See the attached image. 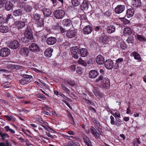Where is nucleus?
<instances>
[{
    "label": "nucleus",
    "mask_w": 146,
    "mask_h": 146,
    "mask_svg": "<svg viewBox=\"0 0 146 146\" xmlns=\"http://www.w3.org/2000/svg\"><path fill=\"white\" fill-rule=\"evenodd\" d=\"M98 72L96 70H91L89 72V77L91 78H94L98 75Z\"/></svg>",
    "instance_id": "f3484780"
},
{
    "label": "nucleus",
    "mask_w": 146,
    "mask_h": 146,
    "mask_svg": "<svg viewBox=\"0 0 146 146\" xmlns=\"http://www.w3.org/2000/svg\"><path fill=\"white\" fill-rule=\"evenodd\" d=\"M77 62L78 64H81L84 66H87V63L85 61L82 60L81 58H79Z\"/></svg>",
    "instance_id": "a19ab883"
},
{
    "label": "nucleus",
    "mask_w": 146,
    "mask_h": 146,
    "mask_svg": "<svg viewBox=\"0 0 146 146\" xmlns=\"http://www.w3.org/2000/svg\"><path fill=\"white\" fill-rule=\"evenodd\" d=\"M93 92L95 95L97 97H100L101 96L102 94L98 90V89L94 88L93 90Z\"/></svg>",
    "instance_id": "f704fd0d"
},
{
    "label": "nucleus",
    "mask_w": 146,
    "mask_h": 146,
    "mask_svg": "<svg viewBox=\"0 0 146 146\" xmlns=\"http://www.w3.org/2000/svg\"><path fill=\"white\" fill-rule=\"evenodd\" d=\"M130 55L133 56L134 59L135 60H139L140 58V56L139 54L135 52H132Z\"/></svg>",
    "instance_id": "2f4dec72"
},
{
    "label": "nucleus",
    "mask_w": 146,
    "mask_h": 146,
    "mask_svg": "<svg viewBox=\"0 0 146 146\" xmlns=\"http://www.w3.org/2000/svg\"><path fill=\"white\" fill-rule=\"evenodd\" d=\"M134 13V11L133 8H129L127 11L126 17L127 18H130L133 15Z\"/></svg>",
    "instance_id": "4be33fe9"
},
{
    "label": "nucleus",
    "mask_w": 146,
    "mask_h": 146,
    "mask_svg": "<svg viewBox=\"0 0 146 146\" xmlns=\"http://www.w3.org/2000/svg\"><path fill=\"white\" fill-rule=\"evenodd\" d=\"M23 6H24V9L25 11L27 12H30L31 11L32 9V7L27 4L23 3Z\"/></svg>",
    "instance_id": "c756f323"
},
{
    "label": "nucleus",
    "mask_w": 146,
    "mask_h": 146,
    "mask_svg": "<svg viewBox=\"0 0 146 146\" xmlns=\"http://www.w3.org/2000/svg\"><path fill=\"white\" fill-rule=\"evenodd\" d=\"M23 21H17L15 22L14 25L18 29H21L25 27L28 23L27 19H23Z\"/></svg>",
    "instance_id": "f03ea898"
},
{
    "label": "nucleus",
    "mask_w": 146,
    "mask_h": 146,
    "mask_svg": "<svg viewBox=\"0 0 146 146\" xmlns=\"http://www.w3.org/2000/svg\"><path fill=\"white\" fill-rule=\"evenodd\" d=\"M23 132L27 136H29V135L27 133H29L31 134V131L28 129H27L26 130H24L23 131Z\"/></svg>",
    "instance_id": "774afa93"
},
{
    "label": "nucleus",
    "mask_w": 146,
    "mask_h": 146,
    "mask_svg": "<svg viewBox=\"0 0 146 146\" xmlns=\"http://www.w3.org/2000/svg\"><path fill=\"white\" fill-rule=\"evenodd\" d=\"M99 40L100 42H103L104 44H106L108 42V37L105 35L104 33H103L102 35V36L99 37Z\"/></svg>",
    "instance_id": "4468645a"
},
{
    "label": "nucleus",
    "mask_w": 146,
    "mask_h": 146,
    "mask_svg": "<svg viewBox=\"0 0 146 146\" xmlns=\"http://www.w3.org/2000/svg\"><path fill=\"white\" fill-rule=\"evenodd\" d=\"M33 78L32 76L27 74L24 75L23 78L19 81V82L22 85H25L28 84L31 81Z\"/></svg>",
    "instance_id": "7ed1b4c3"
},
{
    "label": "nucleus",
    "mask_w": 146,
    "mask_h": 146,
    "mask_svg": "<svg viewBox=\"0 0 146 146\" xmlns=\"http://www.w3.org/2000/svg\"><path fill=\"white\" fill-rule=\"evenodd\" d=\"M29 50L27 47H24L21 48L20 50V54L24 56H27L29 55Z\"/></svg>",
    "instance_id": "f8f14e48"
},
{
    "label": "nucleus",
    "mask_w": 146,
    "mask_h": 146,
    "mask_svg": "<svg viewBox=\"0 0 146 146\" xmlns=\"http://www.w3.org/2000/svg\"><path fill=\"white\" fill-rule=\"evenodd\" d=\"M5 4V9L7 11L10 10L13 7V4L9 1H7Z\"/></svg>",
    "instance_id": "cd10ccee"
},
{
    "label": "nucleus",
    "mask_w": 146,
    "mask_h": 146,
    "mask_svg": "<svg viewBox=\"0 0 146 146\" xmlns=\"http://www.w3.org/2000/svg\"><path fill=\"white\" fill-rule=\"evenodd\" d=\"M80 53L82 57H85L87 55L88 50L86 48H81L80 50Z\"/></svg>",
    "instance_id": "5701e85b"
},
{
    "label": "nucleus",
    "mask_w": 146,
    "mask_h": 146,
    "mask_svg": "<svg viewBox=\"0 0 146 146\" xmlns=\"http://www.w3.org/2000/svg\"><path fill=\"white\" fill-rule=\"evenodd\" d=\"M120 19L123 24L126 25L129 23V21L128 20L124 18H121Z\"/></svg>",
    "instance_id": "4d7b16f0"
},
{
    "label": "nucleus",
    "mask_w": 146,
    "mask_h": 146,
    "mask_svg": "<svg viewBox=\"0 0 146 146\" xmlns=\"http://www.w3.org/2000/svg\"><path fill=\"white\" fill-rule=\"evenodd\" d=\"M1 136L3 140H5L6 138L9 137V136L8 135L5 133H2Z\"/></svg>",
    "instance_id": "bf43d9fd"
},
{
    "label": "nucleus",
    "mask_w": 146,
    "mask_h": 146,
    "mask_svg": "<svg viewBox=\"0 0 146 146\" xmlns=\"http://www.w3.org/2000/svg\"><path fill=\"white\" fill-rule=\"evenodd\" d=\"M84 140L88 146H93L91 141L89 139L86 135L83 136Z\"/></svg>",
    "instance_id": "a878e982"
},
{
    "label": "nucleus",
    "mask_w": 146,
    "mask_h": 146,
    "mask_svg": "<svg viewBox=\"0 0 146 146\" xmlns=\"http://www.w3.org/2000/svg\"><path fill=\"white\" fill-rule=\"evenodd\" d=\"M100 81H101V84L103 88H106L109 86L110 84V81L107 78H104L103 75H101L98 77V78L96 80V81L97 82Z\"/></svg>",
    "instance_id": "f257e3e1"
},
{
    "label": "nucleus",
    "mask_w": 146,
    "mask_h": 146,
    "mask_svg": "<svg viewBox=\"0 0 146 146\" xmlns=\"http://www.w3.org/2000/svg\"><path fill=\"white\" fill-rule=\"evenodd\" d=\"M91 133L93 134L96 138H100V133L97 132L96 129L93 127H91L90 129Z\"/></svg>",
    "instance_id": "dca6fc26"
},
{
    "label": "nucleus",
    "mask_w": 146,
    "mask_h": 146,
    "mask_svg": "<svg viewBox=\"0 0 146 146\" xmlns=\"http://www.w3.org/2000/svg\"><path fill=\"white\" fill-rule=\"evenodd\" d=\"M53 49L51 48H47L45 51V56L48 58L50 57L52 55V52H53Z\"/></svg>",
    "instance_id": "6ab92c4d"
},
{
    "label": "nucleus",
    "mask_w": 146,
    "mask_h": 146,
    "mask_svg": "<svg viewBox=\"0 0 146 146\" xmlns=\"http://www.w3.org/2000/svg\"><path fill=\"white\" fill-rule=\"evenodd\" d=\"M96 61L97 64H102L104 62V59L101 55H99L96 58Z\"/></svg>",
    "instance_id": "a211bd4d"
},
{
    "label": "nucleus",
    "mask_w": 146,
    "mask_h": 146,
    "mask_svg": "<svg viewBox=\"0 0 146 146\" xmlns=\"http://www.w3.org/2000/svg\"><path fill=\"white\" fill-rule=\"evenodd\" d=\"M4 129L7 132L9 131L10 133L13 134H14L15 133V131L14 129L11 128L9 126H5L4 127Z\"/></svg>",
    "instance_id": "4c0bfd02"
},
{
    "label": "nucleus",
    "mask_w": 146,
    "mask_h": 146,
    "mask_svg": "<svg viewBox=\"0 0 146 146\" xmlns=\"http://www.w3.org/2000/svg\"><path fill=\"white\" fill-rule=\"evenodd\" d=\"M65 15V12L62 9H58L54 12V17L57 19H62Z\"/></svg>",
    "instance_id": "20e7f679"
},
{
    "label": "nucleus",
    "mask_w": 146,
    "mask_h": 146,
    "mask_svg": "<svg viewBox=\"0 0 146 146\" xmlns=\"http://www.w3.org/2000/svg\"><path fill=\"white\" fill-rule=\"evenodd\" d=\"M29 127L33 129L35 131L39 133L38 131L36 129L37 127L36 125L33 124H31L29 125Z\"/></svg>",
    "instance_id": "49530a36"
},
{
    "label": "nucleus",
    "mask_w": 146,
    "mask_h": 146,
    "mask_svg": "<svg viewBox=\"0 0 146 146\" xmlns=\"http://www.w3.org/2000/svg\"><path fill=\"white\" fill-rule=\"evenodd\" d=\"M61 87L62 89L64 91L68 93L70 92L69 89L67 88L64 84H61Z\"/></svg>",
    "instance_id": "5fc2aeb1"
},
{
    "label": "nucleus",
    "mask_w": 146,
    "mask_h": 146,
    "mask_svg": "<svg viewBox=\"0 0 146 146\" xmlns=\"http://www.w3.org/2000/svg\"><path fill=\"white\" fill-rule=\"evenodd\" d=\"M25 37L31 40L33 39V36L31 32L29 31L26 30L24 33Z\"/></svg>",
    "instance_id": "412c9836"
},
{
    "label": "nucleus",
    "mask_w": 146,
    "mask_h": 146,
    "mask_svg": "<svg viewBox=\"0 0 146 146\" xmlns=\"http://www.w3.org/2000/svg\"><path fill=\"white\" fill-rule=\"evenodd\" d=\"M79 48L78 46H73L71 49V54L72 56L75 59H77L79 57Z\"/></svg>",
    "instance_id": "39448f33"
},
{
    "label": "nucleus",
    "mask_w": 146,
    "mask_h": 146,
    "mask_svg": "<svg viewBox=\"0 0 146 146\" xmlns=\"http://www.w3.org/2000/svg\"><path fill=\"white\" fill-rule=\"evenodd\" d=\"M126 42L128 43L133 44L134 43V39L133 37L130 36L128 37L126 41Z\"/></svg>",
    "instance_id": "37998d69"
},
{
    "label": "nucleus",
    "mask_w": 146,
    "mask_h": 146,
    "mask_svg": "<svg viewBox=\"0 0 146 146\" xmlns=\"http://www.w3.org/2000/svg\"><path fill=\"white\" fill-rule=\"evenodd\" d=\"M5 23V20L4 18L1 16H0V25L3 24Z\"/></svg>",
    "instance_id": "680f3d73"
},
{
    "label": "nucleus",
    "mask_w": 146,
    "mask_h": 146,
    "mask_svg": "<svg viewBox=\"0 0 146 146\" xmlns=\"http://www.w3.org/2000/svg\"><path fill=\"white\" fill-rule=\"evenodd\" d=\"M72 5L75 6H77L80 4L81 1V0H71Z\"/></svg>",
    "instance_id": "e433bc0d"
},
{
    "label": "nucleus",
    "mask_w": 146,
    "mask_h": 146,
    "mask_svg": "<svg viewBox=\"0 0 146 146\" xmlns=\"http://www.w3.org/2000/svg\"><path fill=\"white\" fill-rule=\"evenodd\" d=\"M76 33V31L74 30H68L67 32L66 35L68 38H72L74 37Z\"/></svg>",
    "instance_id": "1a4fd4ad"
},
{
    "label": "nucleus",
    "mask_w": 146,
    "mask_h": 146,
    "mask_svg": "<svg viewBox=\"0 0 146 146\" xmlns=\"http://www.w3.org/2000/svg\"><path fill=\"white\" fill-rule=\"evenodd\" d=\"M33 19L36 21L40 20L41 19L40 15L37 13H34L33 15Z\"/></svg>",
    "instance_id": "79ce46f5"
},
{
    "label": "nucleus",
    "mask_w": 146,
    "mask_h": 146,
    "mask_svg": "<svg viewBox=\"0 0 146 146\" xmlns=\"http://www.w3.org/2000/svg\"><path fill=\"white\" fill-rule=\"evenodd\" d=\"M122 121L120 119L116 120L115 124L113 125H115L117 127H120L121 124H123Z\"/></svg>",
    "instance_id": "c03bdc74"
},
{
    "label": "nucleus",
    "mask_w": 146,
    "mask_h": 146,
    "mask_svg": "<svg viewBox=\"0 0 146 146\" xmlns=\"http://www.w3.org/2000/svg\"><path fill=\"white\" fill-rule=\"evenodd\" d=\"M110 123L112 125H113L115 122L114 117L113 116L111 115L110 116Z\"/></svg>",
    "instance_id": "052dcab7"
},
{
    "label": "nucleus",
    "mask_w": 146,
    "mask_h": 146,
    "mask_svg": "<svg viewBox=\"0 0 146 146\" xmlns=\"http://www.w3.org/2000/svg\"><path fill=\"white\" fill-rule=\"evenodd\" d=\"M111 114L116 118H117L118 119H120L119 118H121V115L119 112H116L114 113H113Z\"/></svg>",
    "instance_id": "a18cd8bd"
},
{
    "label": "nucleus",
    "mask_w": 146,
    "mask_h": 146,
    "mask_svg": "<svg viewBox=\"0 0 146 146\" xmlns=\"http://www.w3.org/2000/svg\"><path fill=\"white\" fill-rule=\"evenodd\" d=\"M107 32L109 34L114 33L115 31V27L112 25L109 26L107 28Z\"/></svg>",
    "instance_id": "393cba45"
},
{
    "label": "nucleus",
    "mask_w": 146,
    "mask_h": 146,
    "mask_svg": "<svg viewBox=\"0 0 146 146\" xmlns=\"http://www.w3.org/2000/svg\"><path fill=\"white\" fill-rule=\"evenodd\" d=\"M105 66L107 69H111L113 66V62L111 60H108L105 62Z\"/></svg>",
    "instance_id": "ddd939ff"
},
{
    "label": "nucleus",
    "mask_w": 146,
    "mask_h": 146,
    "mask_svg": "<svg viewBox=\"0 0 146 146\" xmlns=\"http://www.w3.org/2000/svg\"><path fill=\"white\" fill-rule=\"evenodd\" d=\"M123 59L122 58H119L116 60V63L115 64L117 65V66L115 69H117L119 67V66L117 65V64L120 63L123 61Z\"/></svg>",
    "instance_id": "3c124183"
},
{
    "label": "nucleus",
    "mask_w": 146,
    "mask_h": 146,
    "mask_svg": "<svg viewBox=\"0 0 146 146\" xmlns=\"http://www.w3.org/2000/svg\"><path fill=\"white\" fill-rule=\"evenodd\" d=\"M46 124H45V125L46 126H45L44 125H43L42 124H41V125L46 130H47L48 131H49V129H48V128L47 127V125H46L47 124V125L48 124V123L47 122H46Z\"/></svg>",
    "instance_id": "69168bd1"
},
{
    "label": "nucleus",
    "mask_w": 146,
    "mask_h": 146,
    "mask_svg": "<svg viewBox=\"0 0 146 146\" xmlns=\"http://www.w3.org/2000/svg\"><path fill=\"white\" fill-rule=\"evenodd\" d=\"M69 68L71 70L73 71H75L76 68V65L75 64H72L69 67Z\"/></svg>",
    "instance_id": "e2e57ef3"
},
{
    "label": "nucleus",
    "mask_w": 146,
    "mask_h": 146,
    "mask_svg": "<svg viewBox=\"0 0 146 146\" xmlns=\"http://www.w3.org/2000/svg\"><path fill=\"white\" fill-rule=\"evenodd\" d=\"M20 46L19 42L17 40L11 41L9 45V47L11 48L16 49Z\"/></svg>",
    "instance_id": "0eeeda50"
},
{
    "label": "nucleus",
    "mask_w": 146,
    "mask_h": 146,
    "mask_svg": "<svg viewBox=\"0 0 146 146\" xmlns=\"http://www.w3.org/2000/svg\"><path fill=\"white\" fill-rule=\"evenodd\" d=\"M56 38L54 37L51 36L46 39L47 44L49 45H53L56 43Z\"/></svg>",
    "instance_id": "9d476101"
},
{
    "label": "nucleus",
    "mask_w": 146,
    "mask_h": 146,
    "mask_svg": "<svg viewBox=\"0 0 146 146\" xmlns=\"http://www.w3.org/2000/svg\"><path fill=\"white\" fill-rule=\"evenodd\" d=\"M125 6L123 5H118L115 8V12L119 14L122 13L125 9Z\"/></svg>",
    "instance_id": "2eb2a0df"
},
{
    "label": "nucleus",
    "mask_w": 146,
    "mask_h": 146,
    "mask_svg": "<svg viewBox=\"0 0 146 146\" xmlns=\"http://www.w3.org/2000/svg\"><path fill=\"white\" fill-rule=\"evenodd\" d=\"M76 72L79 75H80L82 74L83 72V69L81 67H78L76 69Z\"/></svg>",
    "instance_id": "6e6d98bb"
},
{
    "label": "nucleus",
    "mask_w": 146,
    "mask_h": 146,
    "mask_svg": "<svg viewBox=\"0 0 146 146\" xmlns=\"http://www.w3.org/2000/svg\"><path fill=\"white\" fill-rule=\"evenodd\" d=\"M132 4L135 7H138L141 5V1L140 0H133L132 1Z\"/></svg>",
    "instance_id": "473e14b6"
},
{
    "label": "nucleus",
    "mask_w": 146,
    "mask_h": 146,
    "mask_svg": "<svg viewBox=\"0 0 146 146\" xmlns=\"http://www.w3.org/2000/svg\"><path fill=\"white\" fill-rule=\"evenodd\" d=\"M37 97L38 98L42 99H44L45 98L44 96L41 94H37Z\"/></svg>",
    "instance_id": "338daca9"
},
{
    "label": "nucleus",
    "mask_w": 146,
    "mask_h": 146,
    "mask_svg": "<svg viewBox=\"0 0 146 146\" xmlns=\"http://www.w3.org/2000/svg\"><path fill=\"white\" fill-rule=\"evenodd\" d=\"M29 48L31 51L33 52H38L40 50L38 46L35 43H32L29 46Z\"/></svg>",
    "instance_id": "6e6552de"
},
{
    "label": "nucleus",
    "mask_w": 146,
    "mask_h": 146,
    "mask_svg": "<svg viewBox=\"0 0 146 146\" xmlns=\"http://www.w3.org/2000/svg\"><path fill=\"white\" fill-rule=\"evenodd\" d=\"M82 2L80 5L81 8L84 9L86 8L88 9V4L87 1L86 0H83Z\"/></svg>",
    "instance_id": "c85d7f7f"
},
{
    "label": "nucleus",
    "mask_w": 146,
    "mask_h": 146,
    "mask_svg": "<svg viewBox=\"0 0 146 146\" xmlns=\"http://www.w3.org/2000/svg\"><path fill=\"white\" fill-rule=\"evenodd\" d=\"M63 21L64 25L67 27L70 26L72 24L71 21L68 19H65L63 20Z\"/></svg>",
    "instance_id": "c9c22d12"
},
{
    "label": "nucleus",
    "mask_w": 146,
    "mask_h": 146,
    "mask_svg": "<svg viewBox=\"0 0 146 146\" xmlns=\"http://www.w3.org/2000/svg\"><path fill=\"white\" fill-rule=\"evenodd\" d=\"M36 22L38 27H43L44 22L42 19H41L40 20L37 21Z\"/></svg>",
    "instance_id": "58836bf2"
},
{
    "label": "nucleus",
    "mask_w": 146,
    "mask_h": 146,
    "mask_svg": "<svg viewBox=\"0 0 146 146\" xmlns=\"http://www.w3.org/2000/svg\"><path fill=\"white\" fill-rule=\"evenodd\" d=\"M93 29L91 26L88 25L86 26L83 29L82 31L85 34H89L92 31Z\"/></svg>",
    "instance_id": "9b49d317"
},
{
    "label": "nucleus",
    "mask_w": 146,
    "mask_h": 146,
    "mask_svg": "<svg viewBox=\"0 0 146 146\" xmlns=\"http://www.w3.org/2000/svg\"><path fill=\"white\" fill-rule=\"evenodd\" d=\"M137 38L141 42H143V41H146V40L145 38L143 37L142 36L137 35Z\"/></svg>",
    "instance_id": "09e8293b"
},
{
    "label": "nucleus",
    "mask_w": 146,
    "mask_h": 146,
    "mask_svg": "<svg viewBox=\"0 0 146 146\" xmlns=\"http://www.w3.org/2000/svg\"><path fill=\"white\" fill-rule=\"evenodd\" d=\"M93 122L94 124L98 128H99L100 127V123L97 121L96 119H93Z\"/></svg>",
    "instance_id": "603ef678"
},
{
    "label": "nucleus",
    "mask_w": 146,
    "mask_h": 146,
    "mask_svg": "<svg viewBox=\"0 0 146 146\" xmlns=\"http://www.w3.org/2000/svg\"><path fill=\"white\" fill-rule=\"evenodd\" d=\"M80 19L81 20H86L87 19L86 16L84 15H81L80 16Z\"/></svg>",
    "instance_id": "0e129e2a"
},
{
    "label": "nucleus",
    "mask_w": 146,
    "mask_h": 146,
    "mask_svg": "<svg viewBox=\"0 0 146 146\" xmlns=\"http://www.w3.org/2000/svg\"><path fill=\"white\" fill-rule=\"evenodd\" d=\"M13 18V16L11 14H9L7 16V18L5 20V23H7L10 19H11Z\"/></svg>",
    "instance_id": "13d9d810"
},
{
    "label": "nucleus",
    "mask_w": 146,
    "mask_h": 146,
    "mask_svg": "<svg viewBox=\"0 0 146 146\" xmlns=\"http://www.w3.org/2000/svg\"><path fill=\"white\" fill-rule=\"evenodd\" d=\"M63 137L71 141L73 139L75 138V137L71 136H68L66 135H63Z\"/></svg>",
    "instance_id": "864d4df0"
},
{
    "label": "nucleus",
    "mask_w": 146,
    "mask_h": 146,
    "mask_svg": "<svg viewBox=\"0 0 146 146\" xmlns=\"http://www.w3.org/2000/svg\"><path fill=\"white\" fill-rule=\"evenodd\" d=\"M22 14V11L20 9H17L15 10L13 12V15L15 16H20Z\"/></svg>",
    "instance_id": "72a5a7b5"
},
{
    "label": "nucleus",
    "mask_w": 146,
    "mask_h": 146,
    "mask_svg": "<svg viewBox=\"0 0 146 146\" xmlns=\"http://www.w3.org/2000/svg\"><path fill=\"white\" fill-rule=\"evenodd\" d=\"M60 27V23H56L53 26L52 28L55 30H59Z\"/></svg>",
    "instance_id": "ea45409f"
},
{
    "label": "nucleus",
    "mask_w": 146,
    "mask_h": 146,
    "mask_svg": "<svg viewBox=\"0 0 146 146\" xmlns=\"http://www.w3.org/2000/svg\"><path fill=\"white\" fill-rule=\"evenodd\" d=\"M123 32L124 34L126 35H130L132 33L131 29L128 27L124 29Z\"/></svg>",
    "instance_id": "7c9ffc66"
},
{
    "label": "nucleus",
    "mask_w": 146,
    "mask_h": 146,
    "mask_svg": "<svg viewBox=\"0 0 146 146\" xmlns=\"http://www.w3.org/2000/svg\"><path fill=\"white\" fill-rule=\"evenodd\" d=\"M42 11L45 17H48L50 16L52 13L51 11L48 9L46 8H43Z\"/></svg>",
    "instance_id": "aec40b11"
},
{
    "label": "nucleus",
    "mask_w": 146,
    "mask_h": 146,
    "mask_svg": "<svg viewBox=\"0 0 146 146\" xmlns=\"http://www.w3.org/2000/svg\"><path fill=\"white\" fill-rule=\"evenodd\" d=\"M119 45L120 48L123 50H125L127 48L126 44L124 42H121Z\"/></svg>",
    "instance_id": "de8ad7c7"
},
{
    "label": "nucleus",
    "mask_w": 146,
    "mask_h": 146,
    "mask_svg": "<svg viewBox=\"0 0 146 146\" xmlns=\"http://www.w3.org/2000/svg\"><path fill=\"white\" fill-rule=\"evenodd\" d=\"M65 82L72 86H74L75 85L74 82L73 81L66 80H65Z\"/></svg>",
    "instance_id": "8fccbe9b"
},
{
    "label": "nucleus",
    "mask_w": 146,
    "mask_h": 146,
    "mask_svg": "<svg viewBox=\"0 0 146 146\" xmlns=\"http://www.w3.org/2000/svg\"><path fill=\"white\" fill-rule=\"evenodd\" d=\"M64 146H80V145L78 142H74L72 141H70L64 144Z\"/></svg>",
    "instance_id": "b1692460"
},
{
    "label": "nucleus",
    "mask_w": 146,
    "mask_h": 146,
    "mask_svg": "<svg viewBox=\"0 0 146 146\" xmlns=\"http://www.w3.org/2000/svg\"><path fill=\"white\" fill-rule=\"evenodd\" d=\"M9 30V28L7 26L1 25L0 26V32L3 33H6Z\"/></svg>",
    "instance_id": "bb28decb"
},
{
    "label": "nucleus",
    "mask_w": 146,
    "mask_h": 146,
    "mask_svg": "<svg viewBox=\"0 0 146 146\" xmlns=\"http://www.w3.org/2000/svg\"><path fill=\"white\" fill-rule=\"evenodd\" d=\"M10 50L8 48H3L0 51V56L3 57H6L10 54Z\"/></svg>",
    "instance_id": "423d86ee"
}]
</instances>
